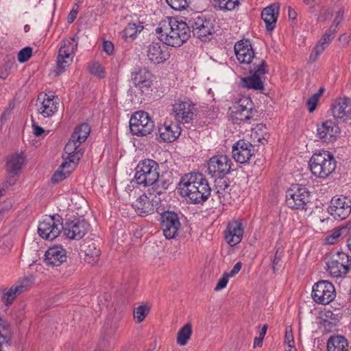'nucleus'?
<instances>
[{
    "label": "nucleus",
    "mask_w": 351,
    "mask_h": 351,
    "mask_svg": "<svg viewBox=\"0 0 351 351\" xmlns=\"http://www.w3.org/2000/svg\"><path fill=\"white\" fill-rule=\"evenodd\" d=\"M232 161L226 155L211 157L207 164L208 173L213 178H222L230 173Z\"/></svg>",
    "instance_id": "obj_12"
},
{
    "label": "nucleus",
    "mask_w": 351,
    "mask_h": 351,
    "mask_svg": "<svg viewBox=\"0 0 351 351\" xmlns=\"http://www.w3.org/2000/svg\"><path fill=\"white\" fill-rule=\"evenodd\" d=\"M297 12L296 11L291 8V7H289L288 8V16H289V19H291V20H293V21H295L297 19Z\"/></svg>",
    "instance_id": "obj_62"
},
{
    "label": "nucleus",
    "mask_w": 351,
    "mask_h": 351,
    "mask_svg": "<svg viewBox=\"0 0 351 351\" xmlns=\"http://www.w3.org/2000/svg\"><path fill=\"white\" fill-rule=\"evenodd\" d=\"M351 268V259L344 252H337L330 257L327 262V271L333 278L345 276Z\"/></svg>",
    "instance_id": "obj_6"
},
{
    "label": "nucleus",
    "mask_w": 351,
    "mask_h": 351,
    "mask_svg": "<svg viewBox=\"0 0 351 351\" xmlns=\"http://www.w3.org/2000/svg\"><path fill=\"white\" fill-rule=\"evenodd\" d=\"M11 338V331L9 325L0 319V341H9Z\"/></svg>",
    "instance_id": "obj_47"
},
{
    "label": "nucleus",
    "mask_w": 351,
    "mask_h": 351,
    "mask_svg": "<svg viewBox=\"0 0 351 351\" xmlns=\"http://www.w3.org/2000/svg\"><path fill=\"white\" fill-rule=\"evenodd\" d=\"M147 186L149 187L148 189L149 195L153 198V196L156 197V195L160 196L165 192L167 189V183L158 178L154 183L148 184Z\"/></svg>",
    "instance_id": "obj_37"
},
{
    "label": "nucleus",
    "mask_w": 351,
    "mask_h": 351,
    "mask_svg": "<svg viewBox=\"0 0 351 351\" xmlns=\"http://www.w3.org/2000/svg\"><path fill=\"white\" fill-rule=\"evenodd\" d=\"M180 226L179 217L176 213L167 211L161 215V227L166 239L175 238Z\"/></svg>",
    "instance_id": "obj_18"
},
{
    "label": "nucleus",
    "mask_w": 351,
    "mask_h": 351,
    "mask_svg": "<svg viewBox=\"0 0 351 351\" xmlns=\"http://www.w3.org/2000/svg\"><path fill=\"white\" fill-rule=\"evenodd\" d=\"M154 198L146 194L140 195L132 204L135 212L140 216L147 215L154 213V205L152 203ZM158 202V200H154Z\"/></svg>",
    "instance_id": "obj_31"
},
{
    "label": "nucleus",
    "mask_w": 351,
    "mask_h": 351,
    "mask_svg": "<svg viewBox=\"0 0 351 351\" xmlns=\"http://www.w3.org/2000/svg\"><path fill=\"white\" fill-rule=\"evenodd\" d=\"M14 107V104H9L8 107L3 111L1 114V121L2 122L5 121L8 119Z\"/></svg>",
    "instance_id": "obj_58"
},
{
    "label": "nucleus",
    "mask_w": 351,
    "mask_h": 351,
    "mask_svg": "<svg viewBox=\"0 0 351 351\" xmlns=\"http://www.w3.org/2000/svg\"><path fill=\"white\" fill-rule=\"evenodd\" d=\"M336 297L333 285L327 280H321L313 287L312 298L313 300L322 304H328Z\"/></svg>",
    "instance_id": "obj_11"
},
{
    "label": "nucleus",
    "mask_w": 351,
    "mask_h": 351,
    "mask_svg": "<svg viewBox=\"0 0 351 351\" xmlns=\"http://www.w3.org/2000/svg\"><path fill=\"white\" fill-rule=\"evenodd\" d=\"M328 210L335 219H345L351 213V200L345 196L334 197Z\"/></svg>",
    "instance_id": "obj_17"
},
{
    "label": "nucleus",
    "mask_w": 351,
    "mask_h": 351,
    "mask_svg": "<svg viewBox=\"0 0 351 351\" xmlns=\"http://www.w3.org/2000/svg\"><path fill=\"white\" fill-rule=\"evenodd\" d=\"M81 142L76 141L71 136L64 147L62 154L64 162H68L72 167H75L77 162L83 155V152L79 149Z\"/></svg>",
    "instance_id": "obj_22"
},
{
    "label": "nucleus",
    "mask_w": 351,
    "mask_h": 351,
    "mask_svg": "<svg viewBox=\"0 0 351 351\" xmlns=\"http://www.w3.org/2000/svg\"><path fill=\"white\" fill-rule=\"evenodd\" d=\"M344 10L342 8H339L335 13V17L333 23L330 26H335V30L337 31L339 23L343 20Z\"/></svg>",
    "instance_id": "obj_56"
},
{
    "label": "nucleus",
    "mask_w": 351,
    "mask_h": 351,
    "mask_svg": "<svg viewBox=\"0 0 351 351\" xmlns=\"http://www.w3.org/2000/svg\"><path fill=\"white\" fill-rule=\"evenodd\" d=\"M63 231V224L59 215L47 216L38 224V233L44 239L52 241Z\"/></svg>",
    "instance_id": "obj_8"
},
{
    "label": "nucleus",
    "mask_w": 351,
    "mask_h": 351,
    "mask_svg": "<svg viewBox=\"0 0 351 351\" xmlns=\"http://www.w3.org/2000/svg\"><path fill=\"white\" fill-rule=\"evenodd\" d=\"M160 138L165 142H173L181 134V128L178 123L165 122L158 130Z\"/></svg>",
    "instance_id": "obj_32"
},
{
    "label": "nucleus",
    "mask_w": 351,
    "mask_h": 351,
    "mask_svg": "<svg viewBox=\"0 0 351 351\" xmlns=\"http://www.w3.org/2000/svg\"><path fill=\"white\" fill-rule=\"evenodd\" d=\"M147 56L154 64H160L170 56L169 51L165 43H152L147 47Z\"/></svg>",
    "instance_id": "obj_24"
},
{
    "label": "nucleus",
    "mask_w": 351,
    "mask_h": 351,
    "mask_svg": "<svg viewBox=\"0 0 351 351\" xmlns=\"http://www.w3.org/2000/svg\"><path fill=\"white\" fill-rule=\"evenodd\" d=\"M89 71L95 76L104 78L105 77L106 73L103 66L99 62H93L89 64Z\"/></svg>",
    "instance_id": "obj_48"
},
{
    "label": "nucleus",
    "mask_w": 351,
    "mask_h": 351,
    "mask_svg": "<svg viewBox=\"0 0 351 351\" xmlns=\"http://www.w3.org/2000/svg\"><path fill=\"white\" fill-rule=\"evenodd\" d=\"M195 106L189 99H178L172 106V115L180 123H189L194 119Z\"/></svg>",
    "instance_id": "obj_10"
},
{
    "label": "nucleus",
    "mask_w": 351,
    "mask_h": 351,
    "mask_svg": "<svg viewBox=\"0 0 351 351\" xmlns=\"http://www.w3.org/2000/svg\"><path fill=\"white\" fill-rule=\"evenodd\" d=\"M230 109L231 117L236 121L248 122L252 118V103L248 97L240 98Z\"/></svg>",
    "instance_id": "obj_14"
},
{
    "label": "nucleus",
    "mask_w": 351,
    "mask_h": 351,
    "mask_svg": "<svg viewBox=\"0 0 351 351\" xmlns=\"http://www.w3.org/2000/svg\"><path fill=\"white\" fill-rule=\"evenodd\" d=\"M33 132L36 136H38L44 132V130L38 125H33Z\"/></svg>",
    "instance_id": "obj_63"
},
{
    "label": "nucleus",
    "mask_w": 351,
    "mask_h": 351,
    "mask_svg": "<svg viewBox=\"0 0 351 351\" xmlns=\"http://www.w3.org/2000/svg\"><path fill=\"white\" fill-rule=\"evenodd\" d=\"M66 252L60 245H53L49 247L45 254V262L47 265L58 267L66 261Z\"/></svg>",
    "instance_id": "obj_28"
},
{
    "label": "nucleus",
    "mask_w": 351,
    "mask_h": 351,
    "mask_svg": "<svg viewBox=\"0 0 351 351\" xmlns=\"http://www.w3.org/2000/svg\"><path fill=\"white\" fill-rule=\"evenodd\" d=\"M77 44V38L75 37L62 40L57 57V73L64 72L72 63Z\"/></svg>",
    "instance_id": "obj_5"
},
{
    "label": "nucleus",
    "mask_w": 351,
    "mask_h": 351,
    "mask_svg": "<svg viewBox=\"0 0 351 351\" xmlns=\"http://www.w3.org/2000/svg\"><path fill=\"white\" fill-rule=\"evenodd\" d=\"M90 129L88 124L82 123L77 126L71 136L82 143L84 142L90 134Z\"/></svg>",
    "instance_id": "obj_40"
},
{
    "label": "nucleus",
    "mask_w": 351,
    "mask_h": 351,
    "mask_svg": "<svg viewBox=\"0 0 351 351\" xmlns=\"http://www.w3.org/2000/svg\"><path fill=\"white\" fill-rule=\"evenodd\" d=\"M180 195L193 204L205 202L210 195V187L206 178L199 173L185 174L178 184Z\"/></svg>",
    "instance_id": "obj_2"
},
{
    "label": "nucleus",
    "mask_w": 351,
    "mask_h": 351,
    "mask_svg": "<svg viewBox=\"0 0 351 351\" xmlns=\"http://www.w3.org/2000/svg\"><path fill=\"white\" fill-rule=\"evenodd\" d=\"M241 263L238 262L233 267L232 269L229 272L226 273L228 276L230 278L236 275L241 269Z\"/></svg>",
    "instance_id": "obj_60"
},
{
    "label": "nucleus",
    "mask_w": 351,
    "mask_h": 351,
    "mask_svg": "<svg viewBox=\"0 0 351 351\" xmlns=\"http://www.w3.org/2000/svg\"><path fill=\"white\" fill-rule=\"evenodd\" d=\"M337 162L328 151L322 150L313 154L309 160L311 173L317 178L326 179L335 170Z\"/></svg>",
    "instance_id": "obj_3"
},
{
    "label": "nucleus",
    "mask_w": 351,
    "mask_h": 351,
    "mask_svg": "<svg viewBox=\"0 0 351 351\" xmlns=\"http://www.w3.org/2000/svg\"><path fill=\"white\" fill-rule=\"evenodd\" d=\"M348 340L343 336H332L328 340V351H348Z\"/></svg>",
    "instance_id": "obj_35"
},
{
    "label": "nucleus",
    "mask_w": 351,
    "mask_h": 351,
    "mask_svg": "<svg viewBox=\"0 0 351 351\" xmlns=\"http://www.w3.org/2000/svg\"><path fill=\"white\" fill-rule=\"evenodd\" d=\"M32 284V278L26 277L18 280L14 284V287L16 289V292L19 295L27 291Z\"/></svg>",
    "instance_id": "obj_45"
},
{
    "label": "nucleus",
    "mask_w": 351,
    "mask_h": 351,
    "mask_svg": "<svg viewBox=\"0 0 351 351\" xmlns=\"http://www.w3.org/2000/svg\"><path fill=\"white\" fill-rule=\"evenodd\" d=\"M309 200V192L304 186L293 185L286 192V204L292 209H305Z\"/></svg>",
    "instance_id": "obj_9"
},
{
    "label": "nucleus",
    "mask_w": 351,
    "mask_h": 351,
    "mask_svg": "<svg viewBox=\"0 0 351 351\" xmlns=\"http://www.w3.org/2000/svg\"><path fill=\"white\" fill-rule=\"evenodd\" d=\"M149 313V307L147 305H141L134 309V319L136 323L142 322Z\"/></svg>",
    "instance_id": "obj_46"
},
{
    "label": "nucleus",
    "mask_w": 351,
    "mask_h": 351,
    "mask_svg": "<svg viewBox=\"0 0 351 351\" xmlns=\"http://www.w3.org/2000/svg\"><path fill=\"white\" fill-rule=\"evenodd\" d=\"M350 39V36L348 34H343L339 37V41L341 45L344 47L347 46L349 44Z\"/></svg>",
    "instance_id": "obj_61"
},
{
    "label": "nucleus",
    "mask_w": 351,
    "mask_h": 351,
    "mask_svg": "<svg viewBox=\"0 0 351 351\" xmlns=\"http://www.w3.org/2000/svg\"><path fill=\"white\" fill-rule=\"evenodd\" d=\"M191 27L195 36L204 42L210 40L214 33L213 22L203 16H198L191 22Z\"/></svg>",
    "instance_id": "obj_15"
},
{
    "label": "nucleus",
    "mask_w": 351,
    "mask_h": 351,
    "mask_svg": "<svg viewBox=\"0 0 351 351\" xmlns=\"http://www.w3.org/2000/svg\"><path fill=\"white\" fill-rule=\"evenodd\" d=\"M340 134L339 126L332 120H327L317 125V135L326 143L335 141Z\"/></svg>",
    "instance_id": "obj_19"
},
{
    "label": "nucleus",
    "mask_w": 351,
    "mask_h": 351,
    "mask_svg": "<svg viewBox=\"0 0 351 351\" xmlns=\"http://www.w3.org/2000/svg\"><path fill=\"white\" fill-rule=\"evenodd\" d=\"M243 236V226L241 220H233L227 226L225 239L230 246L239 244Z\"/></svg>",
    "instance_id": "obj_25"
},
{
    "label": "nucleus",
    "mask_w": 351,
    "mask_h": 351,
    "mask_svg": "<svg viewBox=\"0 0 351 351\" xmlns=\"http://www.w3.org/2000/svg\"><path fill=\"white\" fill-rule=\"evenodd\" d=\"M332 16V12L330 8H324L320 11L317 16V21L321 22H326L329 21Z\"/></svg>",
    "instance_id": "obj_53"
},
{
    "label": "nucleus",
    "mask_w": 351,
    "mask_h": 351,
    "mask_svg": "<svg viewBox=\"0 0 351 351\" xmlns=\"http://www.w3.org/2000/svg\"><path fill=\"white\" fill-rule=\"evenodd\" d=\"M263 339L259 337H255L254 341V347H261L263 346Z\"/></svg>",
    "instance_id": "obj_64"
},
{
    "label": "nucleus",
    "mask_w": 351,
    "mask_h": 351,
    "mask_svg": "<svg viewBox=\"0 0 351 351\" xmlns=\"http://www.w3.org/2000/svg\"><path fill=\"white\" fill-rule=\"evenodd\" d=\"M75 167H72L68 162H64L59 169L53 173L51 181L53 183L59 182L67 178Z\"/></svg>",
    "instance_id": "obj_36"
},
{
    "label": "nucleus",
    "mask_w": 351,
    "mask_h": 351,
    "mask_svg": "<svg viewBox=\"0 0 351 351\" xmlns=\"http://www.w3.org/2000/svg\"><path fill=\"white\" fill-rule=\"evenodd\" d=\"M32 284V278L26 277L18 280L14 284V287L16 289V292L19 295L27 291Z\"/></svg>",
    "instance_id": "obj_44"
},
{
    "label": "nucleus",
    "mask_w": 351,
    "mask_h": 351,
    "mask_svg": "<svg viewBox=\"0 0 351 351\" xmlns=\"http://www.w3.org/2000/svg\"><path fill=\"white\" fill-rule=\"evenodd\" d=\"M229 278L230 277L228 276V274L224 273L217 282L215 287V290L218 291L224 289L228 282Z\"/></svg>",
    "instance_id": "obj_55"
},
{
    "label": "nucleus",
    "mask_w": 351,
    "mask_h": 351,
    "mask_svg": "<svg viewBox=\"0 0 351 351\" xmlns=\"http://www.w3.org/2000/svg\"><path fill=\"white\" fill-rule=\"evenodd\" d=\"M160 40L173 47H179L191 36V30L183 21L174 17H165L156 29Z\"/></svg>",
    "instance_id": "obj_1"
},
{
    "label": "nucleus",
    "mask_w": 351,
    "mask_h": 351,
    "mask_svg": "<svg viewBox=\"0 0 351 351\" xmlns=\"http://www.w3.org/2000/svg\"><path fill=\"white\" fill-rule=\"evenodd\" d=\"M191 335L192 325L191 323H187L179 330L177 336V343L181 346H185Z\"/></svg>",
    "instance_id": "obj_39"
},
{
    "label": "nucleus",
    "mask_w": 351,
    "mask_h": 351,
    "mask_svg": "<svg viewBox=\"0 0 351 351\" xmlns=\"http://www.w3.org/2000/svg\"><path fill=\"white\" fill-rule=\"evenodd\" d=\"M143 29L141 25H136L135 23H129L125 28L122 32V37L125 39L131 38L134 39L138 32Z\"/></svg>",
    "instance_id": "obj_42"
},
{
    "label": "nucleus",
    "mask_w": 351,
    "mask_h": 351,
    "mask_svg": "<svg viewBox=\"0 0 351 351\" xmlns=\"http://www.w3.org/2000/svg\"><path fill=\"white\" fill-rule=\"evenodd\" d=\"M168 5L176 10H182L188 6V0H166Z\"/></svg>",
    "instance_id": "obj_50"
},
{
    "label": "nucleus",
    "mask_w": 351,
    "mask_h": 351,
    "mask_svg": "<svg viewBox=\"0 0 351 351\" xmlns=\"http://www.w3.org/2000/svg\"><path fill=\"white\" fill-rule=\"evenodd\" d=\"M154 123L147 112L137 111L130 119V128L133 135L139 136H147L152 133Z\"/></svg>",
    "instance_id": "obj_7"
},
{
    "label": "nucleus",
    "mask_w": 351,
    "mask_h": 351,
    "mask_svg": "<svg viewBox=\"0 0 351 351\" xmlns=\"http://www.w3.org/2000/svg\"><path fill=\"white\" fill-rule=\"evenodd\" d=\"M77 12H78V8H73L69 12V16H68V18H67V21L69 23H71L74 21V20L76 19L77 17Z\"/></svg>",
    "instance_id": "obj_59"
},
{
    "label": "nucleus",
    "mask_w": 351,
    "mask_h": 351,
    "mask_svg": "<svg viewBox=\"0 0 351 351\" xmlns=\"http://www.w3.org/2000/svg\"><path fill=\"white\" fill-rule=\"evenodd\" d=\"M232 154L237 162L246 163L254 154V145L249 141L239 140L232 146Z\"/></svg>",
    "instance_id": "obj_20"
},
{
    "label": "nucleus",
    "mask_w": 351,
    "mask_h": 351,
    "mask_svg": "<svg viewBox=\"0 0 351 351\" xmlns=\"http://www.w3.org/2000/svg\"><path fill=\"white\" fill-rule=\"evenodd\" d=\"M82 252L84 254V261L90 265L96 264L100 258L101 250L93 241H85L82 245Z\"/></svg>",
    "instance_id": "obj_33"
},
{
    "label": "nucleus",
    "mask_w": 351,
    "mask_h": 351,
    "mask_svg": "<svg viewBox=\"0 0 351 351\" xmlns=\"http://www.w3.org/2000/svg\"><path fill=\"white\" fill-rule=\"evenodd\" d=\"M285 343L287 345V349L291 348V347H295L292 328L291 326L286 327Z\"/></svg>",
    "instance_id": "obj_54"
},
{
    "label": "nucleus",
    "mask_w": 351,
    "mask_h": 351,
    "mask_svg": "<svg viewBox=\"0 0 351 351\" xmlns=\"http://www.w3.org/2000/svg\"><path fill=\"white\" fill-rule=\"evenodd\" d=\"M265 66L266 62L262 61L258 67L254 69V73L252 75L242 79V86L248 89L262 90L263 88V83L260 76L266 73Z\"/></svg>",
    "instance_id": "obj_27"
},
{
    "label": "nucleus",
    "mask_w": 351,
    "mask_h": 351,
    "mask_svg": "<svg viewBox=\"0 0 351 351\" xmlns=\"http://www.w3.org/2000/svg\"><path fill=\"white\" fill-rule=\"evenodd\" d=\"M18 295H19L17 293L16 289L14 287V285H12L9 289V290H8V291L3 294L2 299L6 305H10Z\"/></svg>",
    "instance_id": "obj_49"
},
{
    "label": "nucleus",
    "mask_w": 351,
    "mask_h": 351,
    "mask_svg": "<svg viewBox=\"0 0 351 351\" xmlns=\"http://www.w3.org/2000/svg\"><path fill=\"white\" fill-rule=\"evenodd\" d=\"M337 31L335 26H330L322 36L319 41L313 48L309 56V61L311 62H315L318 57L323 53V51L328 47L332 40L335 38Z\"/></svg>",
    "instance_id": "obj_26"
},
{
    "label": "nucleus",
    "mask_w": 351,
    "mask_h": 351,
    "mask_svg": "<svg viewBox=\"0 0 351 351\" xmlns=\"http://www.w3.org/2000/svg\"><path fill=\"white\" fill-rule=\"evenodd\" d=\"M89 223L83 218H75L63 225V233L70 239L80 240L88 232Z\"/></svg>",
    "instance_id": "obj_13"
},
{
    "label": "nucleus",
    "mask_w": 351,
    "mask_h": 351,
    "mask_svg": "<svg viewBox=\"0 0 351 351\" xmlns=\"http://www.w3.org/2000/svg\"><path fill=\"white\" fill-rule=\"evenodd\" d=\"M331 110L336 120L346 122L351 119V99L348 97L336 99L331 106Z\"/></svg>",
    "instance_id": "obj_21"
},
{
    "label": "nucleus",
    "mask_w": 351,
    "mask_h": 351,
    "mask_svg": "<svg viewBox=\"0 0 351 351\" xmlns=\"http://www.w3.org/2000/svg\"><path fill=\"white\" fill-rule=\"evenodd\" d=\"M252 137L256 140L258 143L265 144L267 141L268 134L266 132V128L263 125H257L254 129L252 130Z\"/></svg>",
    "instance_id": "obj_41"
},
{
    "label": "nucleus",
    "mask_w": 351,
    "mask_h": 351,
    "mask_svg": "<svg viewBox=\"0 0 351 351\" xmlns=\"http://www.w3.org/2000/svg\"><path fill=\"white\" fill-rule=\"evenodd\" d=\"M32 54V49L29 47H26L21 49L18 53L19 62L23 63L27 62Z\"/></svg>",
    "instance_id": "obj_51"
},
{
    "label": "nucleus",
    "mask_w": 351,
    "mask_h": 351,
    "mask_svg": "<svg viewBox=\"0 0 351 351\" xmlns=\"http://www.w3.org/2000/svg\"><path fill=\"white\" fill-rule=\"evenodd\" d=\"M158 177V165L153 160H141L136 167L134 179L139 185L148 186V184L154 183Z\"/></svg>",
    "instance_id": "obj_4"
},
{
    "label": "nucleus",
    "mask_w": 351,
    "mask_h": 351,
    "mask_svg": "<svg viewBox=\"0 0 351 351\" xmlns=\"http://www.w3.org/2000/svg\"><path fill=\"white\" fill-rule=\"evenodd\" d=\"M103 50L108 54L111 55L114 51V45L112 42L105 40L103 43Z\"/></svg>",
    "instance_id": "obj_57"
},
{
    "label": "nucleus",
    "mask_w": 351,
    "mask_h": 351,
    "mask_svg": "<svg viewBox=\"0 0 351 351\" xmlns=\"http://www.w3.org/2000/svg\"><path fill=\"white\" fill-rule=\"evenodd\" d=\"M319 98L320 94L315 93L308 99L306 106L310 112H313L315 110Z\"/></svg>",
    "instance_id": "obj_52"
},
{
    "label": "nucleus",
    "mask_w": 351,
    "mask_h": 351,
    "mask_svg": "<svg viewBox=\"0 0 351 351\" xmlns=\"http://www.w3.org/2000/svg\"><path fill=\"white\" fill-rule=\"evenodd\" d=\"M59 99L53 95L42 93L36 101V109L43 117H50L58 110Z\"/></svg>",
    "instance_id": "obj_16"
},
{
    "label": "nucleus",
    "mask_w": 351,
    "mask_h": 351,
    "mask_svg": "<svg viewBox=\"0 0 351 351\" xmlns=\"http://www.w3.org/2000/svg\"><path fill=\"white\" fill-rule=\"evenodd\" d=\"M152 74L146 68H141L132 73V82L134 86L142 93L148 92L152 85Z\"/></svg>",
    "instance_id": "obj_23"
},
{
    "label": "nucleus",
    "mask_w": 351,
    "mask_h": 351,
    "mask_svg": "<svg viewBox=\"0 0 351 351\" xmlns=\"http://www.w3.org/2000/svg\"><path fill=\"white\" fill-rule=\"evenodd\" d=\"M234 53L239 62L250 64L254 56L251 43L247 40L238 41L234 47Z\"/></svg>",
    "instance_id": "obj_29"
},
{
    "label": "nucleus",
    "mask_w": 351,
    "mask_h": 351,
    "mask_svg": "<svg viewBox=\"0 0 351 351\" xmlns=\"http://www.w3.org/2000/svg\"><path fill=\"white\" fill-rule=\"evenodd\" d=\"M280 6L278 3H273L265 8L261 12V19L265 24L267 32H272L276 27L279 15Z\"/></svg>",
    "instance_id": "obj_30"
},
{
    "label": "nucleus",
    "mask_w": 351,
    "mask_h": 351,
    "mask_svg": "<svg viewBox=\"0 0 351 351\" xmlns=\"http://www.w3.org/2000/svg\"><path fill=\"white\" fill-rule=\"evenodd\" d=\"M348 231V228L346 226H342L339 228L335 229L330 234L326 237V242L328 244H335L338 242L339 237L343 234H347Z\"/></svg>",
    "instance_id": "obj_43"
},
{
    "label": "nucleus",
    "mask_w": 351,
    "mask_h": 351,
    "mask_svg": "<svg viewBox=\"0 0 351 351\" xmlns=\"http://www.w3.org/2000/svg\"><path fill=\"white\" fill-rule=\"evenodd\" d=\"M24 162L25 157L22 154L10 156L6 162L7 171L14 177L21 171Z\"/></svg>",
    "instance_id": "obj_34"
},
{
    "label": "nucleus",
    "mask_w": 351,
    "mask_h": 351,
    "mask_svg": "<svg viewBox=\"0 0 351 351\" xmlns=\"http://www.w3.org/2000/svg\"><path fill=\"white\" fill-rule=\"evenodd\" d=\"M213 6L222 11H231L240 5L239 0H212Z\"/></svg>",
    "instance_id": "obj_38"
}]
</instances>
